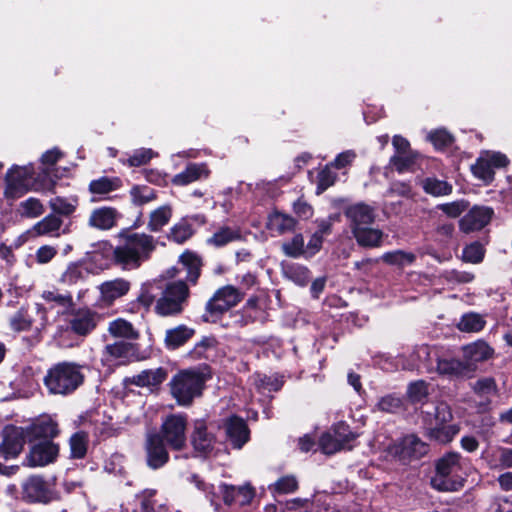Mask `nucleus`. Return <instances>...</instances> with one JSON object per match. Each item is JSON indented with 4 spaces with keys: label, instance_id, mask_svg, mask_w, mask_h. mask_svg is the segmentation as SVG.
Masks as SVG:
<instances>
[{
    "label": "nucleus",
    "instance_id": "44",
    "mask_svg": "<svg viewBox=\"0 0 512 512\" xmlns=\"http://www.w3.org/2000/svg\"><path fill=\"white\" fill-rule=\"evenodd\" d=\"M41 297L49 304H55L65 310L71 309L74 306L73 297L70 293H60L59 290H45L42 292Z\"/></svg>",
    "mask_w": 512,
    "mask_h": 512
},
{
    "label": "nucleus",
    "instance_id": "32",
    "mask_svg": "<svg viewBox=\"0 0 512 512\" xmlns=\"http://www.w3.org/2000/svg\"><path fill=\"white\" fill-rule=\"evenodd\" d=\"M87 276L88 270L82 262H71L61 274L59 282L66 286H73L82 283Z\"/></svg>",
    "mask_w": 512,
    "mask_h": 512
},
{
    "label": "nucleus",
    "instance_id": "37",
    "mask_svg": "<svg viewBox=\"0 0 512 512\" xmlns=\"http://www.w3.org/2000/svg\"><path fill=\"white\" fill-rule=\"evenodd\" d=\"M162 282L160 280H150L141 285L140 293L137 297V303L145 309H149L154 303L157 292L162 290Z\"/></svg>",
    "mask_w": 512,
    "mask_h": 512
},
{
    "label": "nucleus",
    "instance_id": "20",
    "mask_svg": "<svg viewBox=\"0 0 512 512\" xmlns=\"http://www.w3.org/2000/svg\"><path fill=\"white\" fill-rule=\"evenodd\" d=\"M465 364L475 371L476 364L490 359L493 355V349L483 340H478L462 348Z\"/></svg>",
    "mask_w": 512,
    "mask_h": 512
},
{
    "label": "nucleus",
    "instance_id": "42",
    "mask_svg": "<svg viewBox=\"0 0 512 512\" xmlns=\"http://www.w3.org/2000/svg\"><path fill=\"white\" fill-rule=\"evenodd\" d=\"M78 202L79 201L76 196L69 198L57 196L49 201V205L54 213L70 216L76 211Z\"/></svg>",
    "mask_w": 512,
    "mask_h": 512
},
{
    "label": "nucleus",
    "instance_id": "24",
    "mask_svg": "<svg viewBox=\"0 0 512 512\" xmlns=\"http://www.w3.org/2000/svg\"><path fill=\"white\" fill-rule=\"evenodd\" d=\"M27 438L49 441L58 434L57 423L50 417H42L25 429Z\"/></svg>",
    "mask_w": 512,
    "mask_h": 512
},
{
    "label": "nucleus",
    "instance_id": "41",
    "mask_svg": "<svg viewBox=\"0 0 512 512\" xmlns=\"http://www.w3.org/2000/svg\"><path fill=\"white\" fill-rule=\"evenodd\" d=\"M108 331L114 337H121L127 339H136L138 332L135 330L133 325L123 319L117 318L109 323Z\"/></svg>",
    "mask_w": 512,
    "mask_h": 512
},
{
    "label": "nucleus",
    "instance_id": "38",
    "mask_svg": "<svg viewBox=\"0 0 512 512\" xmlns=\"http://www.w3.org/2000/svg\"><path fill=\"white\" fill-rule=\"evenodd\" d=\"M63 221L55 214H49L33 227V232L38 236H59V230Z\"/></svg>",
    "mask_w": 512,
    "mask_h": 512
},
{
    "label": "nucleus",
    "instance_id": "62",
    "mask_svg": "<svg viewBox=\"0 0 512 512\" xmlns=\"http://www.w3.org/2000/svg\"><path fill=\"white\" fill-rule=\"evenodd\" d=\"M319 444L325 454H333L343 449L341 442H339V440H337L335 436L330 432L324 433L321 436Z\"/></svg>",
    "mask_w": 512,
    "mask_h": 512
},
{
    "label": "nucleus",
    "instance_id": "49",
    "mask_svg": "<svg viewBox=\"0 0 512 512\" xmlns=\"http://www.w3.org/2000/svg\"><path fill=\"white\" fill-rule=\"evenodd\" d=\"M193 235L192 226L186 221L182 220L176 223L169 231L167 237L169 240L178 244L187 241Z\"/></svg>",
    "mask_w": 512,
    "mask_h": 512
},
{
    "label": "nucleus",
    "instance_id": "17",
    "mask_svg": "<svg viewBox=\"0 0 512 512\" xmlns=\"http://www.w3.org/2000/svg\"><path fill=\"white\" fill-rule=\"evenodd\" d=\"M202 262L200 257L191 251H185L179 257L177 266L170 268L167 274L170 277H176L182 272L186 273V280L195 284L200 276Z\"/></svg>",
    "mask_w": 512,
    "mask_h": 512
},
{
    "label": "nucleus",
    "instance_id": "2",
    "mask_svg": "<svg viewBox=\"0 0 512 512\" xmlns=\"http://www.w3.org/2000/svg\"><path fill=\"white\" fill-rule=\"evenodd\" d=\"M344 215L358 245L367 248L381 246L384 233L372 227L376 219L374 207L363 202L355 203L345 209Z\"/></svg>",
    "mask_w": 512,
    "mask_h": 512
},
{
    "label": "nucleus",
    "instance_id": "3",
    "mask_svg": "<svg viewBox=\"0 0 512 512\" xmlns=\"http://www.w3.org/2000/svg\"><path fill=\"white\" fill-rule=\"evenodd\" d=\"M209 373L206 368H190L179 371L170 381L171 394L179 405L187 406L202 394Z\"/></svg>",
    "mask_w": 512,
    "mask_h": 512
},
{
    "label": "nucleus",
    "instance_id": "35",
    "mask_svg": "<svg viewBox=\"0 0 512 512\" xmlns=\"http://www.w3.org/2000/svg\"><path fill=\"white\" fill-rule=\"evenodd\" d=\"M282 272L285 278L299 286H305L310 278L307 267L293 262H283Z\"/></svg>",
    "mask_w": 512,
    "mask_h": 512
},
{
    "label": "nucleus",
    "instance_id": "22",
    "mask_svg": "<svg viewBox=\"0 0 512 512\" xmlns=\"http://www.w3.org/2000/svg\"><path fill=\"white\" fill-rule=\"evenodd\" d=\"M134 354V346L123 341L106 345L103 353L105 360L114 364H125L134 357Z\"/></svg>",
    "mask_w": 512,
    "mask_h": 512
},
{
    "label": "nucleus",
    "instance_id": "39",
    "mask_svg": "<svg viewBox=\"0 0 512 512\" xmlns=\"http://www.w3.org/2000/svg\"><path fill=\"white\" fill-rule=\"evenodd\" d=\"M171 217V207L169 205L160 206L150 213L147 229L151 232H159L169 223Z\"/></svg>",
    "mask_w": 512,
    "mask_h": 512
},
{
    "label": "nucleus",
    "instance_id": "61",
    "mask_svg": "<svg viewBox=\"0 0 512 512\" xmlns=\"http://www.w3.org/2000/svg\"><path fill=\"white\" fill-rule=\"evenodd\" d=\"M22 215L30 218L40 216L44 212V206L40 200L36 198H29L21 203Z\"/></svg>",
    "mask_w": 512,
    "mask_h": 512
},
{
    "label": "nucleus",
    "instance_id": "63",
    "mask_svg": "<svg viewBox=\"0 0 512 512\" xmlns=\"http://www.w3.org/2000/svg\"><path fill=\"white\" fill-rule=\"evenodd\" d=\"M332 434L337 440H339V442H341V446L343 448H345L350 441L356 438V435L349 430V426L344 422L337 423L333 428Z\"/></svg>",
    "mask_w": 512,
    "mask_h": 512
},
{
    "label": "nucleus",
    "instance_id": "30",
    "mask_svg": "<svg viewBox=\"0 0 512 512\" xmlns=\"http://www.w3.org/2000/svg\"><path fill=\"white\" fill-rule=\"evenodd\" d=\"M208 176L204 164H189L186 169L172 178V183L178 186H185Z\"/></svg>",
    "mask_w": 512,
    "mask_h": 512
},
{
    "label": "nucleus",
    "instance_id": "31",
    "mask_svg": "<svg viewBox=\"0 0 512 512\" xmlns=\"http://www.w3.org/2000/svg\"><path fill=\"white\" fill-rule=\"evenodd\" d=\"M421 157L420 153L415 150L403 154H394L389 160V165L398 173L414 171Z\"/></svg>",
    "mask_w": 512,
    "mask_h": 512
},
{
    "label": "nucleus",
    "instance_id": "43",
    "mask_svg": "<svg viewBox=\"0 0 512 512\" xmlns=\"http://www.w3.org/2000/svg\"><path fill=\"white\" fill-rule=\"evenodd\" d=\"M241 238L240 231L230 227H222L217 230L207 242L215 247H222L228 243L237 241Z\"/></svg>",
    "mask_w": 512,
    "mask_h": 512
},
{
    "label": "nucleus",
    "instance_id": "4",
    "mask_svg": "<svg viewBox=\"0 0 512 512\" xmlns=\"http://www.w3.org/2000/svg\"><path fill=\"white\" fill-rule=\"evenodd\" d=\"M84 381L81 366L73 362L53 365L44 377V384L52 394L66 395L75 391Z\"/></svg>",
    "mask_w": 512,
    "mask_h": 512
},
{
    "label": "nucleus",
    "instance_id": "48",
    "mask_svg": "<svg viewBox=\"0 0 512 512\" xmlns=\"http://www.w3.org/2000/svg\"><path fill=\"white\" fill-rule=\"evenodd\" d=\"M402 408V398L396 394H387L381 397L375 405V410L385 413H396L402 410Z\"/></svg>",
    "mask_w": 512,
    "mask_h": 512
},
{
    "label": "nucleus",
    "instance_id": "36",
    "mask_svg": "<svg viewBox=\"0 0 512 512\" xmlns=\"http://www.w3.org/2000/svg\"><path fill=\"white\" fill-rule=\"evenodd\" d=\"M429 383L424 380H416L408 384L406 395L414 405H423L429 397Z\"/></svg>",
    "mask_w": 512,
    "mask_h": 512
},
{
    "label": "nucleus",
    "instance_id": "25",
    "mask_svg": "<svg viewBox=\"0 0 512 512\" xmlns=\"http://www.w3.org/2000/svg\"><path fill=\"white\" fill-rule=\"evenodd\" d=\"M227 438L234 448L240 449L249 439V430L243 419L233 416L226 423Z\"/></svg>",
    "mask_w": 512,
    "mask_h": 512
},
{
    "label": "nucleus",
    "instance_id": "50",
    "mask_svg": "<svg viewBox=\"0 0 512 512\" xmlns=\"http://www.w3.org/2000/svg\"><path fill=\"white\" fill-rule=\"evenodd\" d=\"M88 435L83 432H76L70 438V453L72 458L81 459L86 455Z\"/></svg>",
    "mask_w": 512,
    "mask_h": 512
},
{
    "label": "nucleus",
    "instance_id": "19",
    "mask_svg": "<svg viewBox=\"0 0 512 512\" xmlns=\"http://www.w3.org/2000/svg\"><path fill=\"white\" fill-rule=\"evenodd\" d=\"M120 213L114 207L102 206L92 210L88 226L97 230L107 231L116 226Z\"/></svg>",
    "mask_w": 512,
    "mask_h": 512
},
{
    "label": "nucleus",
    "instance_id": "8",
    "mask_svg": "<svg viewBox=\"0 0 512 512\" xmlns=\"http://www.w3.org/2000/svg\"><path fill=\"white\" fill-rule=\"evenodd\" d=\"M34 181V168L32 164L18 166L13 165L5 176V196L18 198L32 189Z\"/></svg>",
    "mask_w": 512,
    "mask_h": 512
},
{
    "label": "nucleus",
    "instance_id": "27",
    "mask_svg": "<svg viewBox=\"0 0 512 512\" xmlns=\"http://www.w3.org/2000/svg\"><path fill=\"white\" fill-rule=\"evenodd\" d=\"M411 356L413 357V362L405 365V369L413 370L422 366L427 372L434 371V361L436 362V357H438L434 348L428 345H421L413 351Z\"/></svg>",
    "mask_w": 512,
    "mask_h": 512
},
{
    "label": "nucleus",
    "instance_id": "15",
    "mask_svg": "<svg viewBox=\"0 0 512 512\" xmlns=\"http://www.w3.org/2000/svg\"><path fill=\"white\" fill-rule=\"evenodd\" d=\"M493 215L490 207L474 206L460 219L459 229L466 234L479 231L490 223Z\"/></svg>",
    "mask_w": 512,
    "mask_h": 512
},
{
    "label": "nucleus",
    "instance_id": "16",
    "mask_svg": "<svg viewBox=\"0 0 512 512\" xmlns=\"http://www.w3.org/2000/svg\"><path fill=\"white\" fill-rule=\"evenodd\" d=\"M58 453L57 444L52 441H41L30 448L25 464L29 467H43L54 462Z\"/></svg>",
    "mask_w": 512,
    "mask_h": 512
},
{
    "label": "nucleus",
    "instance_id": "29",
    "mask_svg": "<svg viewBox=\"0 0 512 512\" xmlns=\"http://www.w3.org/2000/svg\"><path fill=\"white\" fill-rule=\"evenodd\" d=\"M295 226L296 220L288 214L274 211L268 216L267 228L278 235L293 231Z\"/></svg>",
    "mask_w": 512,
    "mask_h": 512
},
{
    "label": "nucleus",
    "instance_id": "7",
    "mask_svg": "<svg viewBox=\"0 0 512 512\" xmlns=\"http://www.w3.org/2000/svg\"><path fill=\"white\" fill-rule=\"evenodd\" d=\"M187 417L184 414H170L161 423L160 437L173 450H182L186 447Z\"/></svg>",
    "mask_w": 512,
    "mask_h": 512
},
{
    "label": "nucleus",
    "instance_id": "21",
    "mask_svg": "<svg viewBox=\"0 0 512 512\" xmlns=\"http://www.w3.org/2000/svg\"><path fill=\"white\" fill-rule=\"evenodd\" d=\"M439 375L447 377L468 376L473 372L470 364L454 359L436 357V365L434 368Z\"/></svg>",
    "mask_w": 512,
    "mask_h": 512
},
{
    "label": "nucleus",
    "instance_id": "10",
    "mask_svg": "<svg viewBox=\"0 0 512 512\" xmlns=\"http://www.w3.org/2000/svg\"><path fill=\"white\" fill-rule=\"evenodd\" d=\"M506 155L500 152H483L476 163L471 166L473 175L484 183H490L494 179V170L505 167L508 164Z\"/></svg>",
    "mask_w": 512,
    "mask_h": 512
},
{
    "label": "nucleus",
    "instance_id": "14",
    "mask_svg": "<svg viewBox=\"0 0 512 512\" xmlns=\"http://www.w3.org/2000/svg\"><path fill=\"white\" fill-rule=\"evenodd\" d=\"M131 289V282L125 278H114L102 282L98 286L99 298L101 306L109 307L118 299L126 296Z\"/></svg>",
    "mask_w": 512,
    "mask_h": 512
},
{
    "label": "nucleus",
    "instance_id": "34",
    "mask_svg": "<svg viewBox=\"0 0 512 512\" xmlns=\"http://www.w3.org/2000/svg\"><path fill=\"white\" fill-rule=\"evenodd\" d=\"M166 373L162 368L143 370L129 378V382L139 387H153L164 381Z\"/></svg>",
    "mask_w": 512,
    "mask_h": 512
},
{
    "label": "nucleus",
    "instance_id": "33",
    "mask_svg": "<svg viewBox=\"0 0 512 512\" xmlns=\"http://www.w3.org/2000/svg\"><path fill=\"white\" fill-rule=\"evenodd\" d=\"M194 333L195 330L186 325H179L168 329L165 335V345L168 349H176L184 345Z\"/></svg>",
    "mask_w": 512,
    "mask_h": 512
},
{
    "label": "nucleus",
    "instance_id": "55",
    "mask_svg": "<svg viewBox=\"0 0 512 512\" xmlns=\"http://www.w3.org/2000/svg\"><path fill=\"white\" fill-rule=\"evenodd\" d=\"M334 167L328 163L326 164L317 175V193L320 194L326 189L331 187L336 179L337 174L332 170Z\"/></svg>",
    "mask_w": 512,
    "mask_h": 512
},
{
    "label": "nucleus",
    "instance_id": "46",
    "mask_svg": "<svg viewBox=\"0 0 512 512\" xmlns=\"http://www.w3.org/2000/svg\"><path fill=\"white\" fill-rule=\"evenodd\" d=\"M422 187L427 194L436 197L446 196L452 192V185L434 177L426 178L422 183Z\"/></svg>",
    "mask_w": 512,
    "mask_h": 512
},
{
    "label": "nucleus",
    "instance_id": "1",
    "mask_svg": "<svg viewBox=\"0 0 512 512\" xmlns=\"http://www.w3.org/2000/svg\"><path fill=\"white\" fill-rule=\"evenodd\" d=\"M121 243L113 250V260L122 270L138 269L156 251L158 239L144 232L119 233Z\"/></svg>",
    "mask_w": 512,
    "mask_h": 512
},
{
    "label": "nucleus",
    "instance_id": "58",
    "mask_svg": "<svg viewBox=\"0 0 512 512\" xmlns=\"http://www.w3.org/2000/svg\"><path fill=\"white\" fill-rule=\"evenodd\" d=\"M32 319L29 317L27 312L23 309L17 311L10 318V327L16 332L26 331L31 328Z\"/></svg>",
    "mask_w": 512,
    "mask_h": 512
},
{
    "label": "nucleus",
    "instance_id": "52",
    "mask_svg": "<svg viewBox=\"0 0 512 512\" xmlns=\"http://www.w3.org/2000/svg\"><path fill=\"white\" fill-rule=\"evenodd\" d=\"M217 341L213 337H205L190 352L195 359H208L215 352Z\"/></svg>",
    "mask_w": 512,
    "mask_h": 512
},
{
    "label": "nucleus",
    "instance_id": "53",
    "mask_svg": "<svg viewBox=\"0 0 512 512\" xmlns=\"http://www.w3.org/2000/svg\"><path fill=\"white\" fill-rule=\"evenodd\" d=\"M297 488L298 481L292 475L283 476L275 483L269 485V490L273 494H289L295 492Z\"/></svg>",
    "mask_w": 512,
    "mask_h": 512
},
{
    "label": "nucleus",
    "instance_id": "47",
    "mask_svg": "<svg viewBox=\"0 0 512 512\" xmlns=\"http://www.w3.org/2000/svg\"><path fill=\"white\" fill-rule=\"evenodd\" d=\"M132 203L142 206L156 199L155 190L146 185H134L130 190Z\"/></svg>",
    "mask_w": 512,
    "mask_h": 512
},
{
    "label": "nucleus",
    "instance_id": "18",
    "mask_svg": "<svg viewBox=\"0 0 512 512\" xmlns=\"http://www.w3.org/2000/svg\"><path fill=\"white\" fill-rule=\"evenodd\" d=\"M147 465L152 469H158L165 465L169 459V453L164 441L158 433H149L145 443Z\"/></svg>",
    "mask_w": 512,
    "mask_h": 512
},
{
    "label": "nucleus",
    "instance_id": "11",
    "mask_svg": "<svg viewBox=\"0 0 512 512\" xmlns=\"http://www.w3.org/2000/svg\"><path fill=\"white\" fill-rule=\"evenodd\" d=\"M243 298L236 287L227 285L219 288L213 297L207 302L206 310L211 315L221 314L236 306Z\"/></svg>",
    "mask_w": 512,
    "mask_h": 512
},
{
    "label": "nucleus",
    "instance_id": "57",
    "mask_svg": "<svg viewBox=\"0 0 512 512\" xmlns=\"http://www.w3.org/2000/svg\"><path fill=\"white\" fill-rule=\"evenodd\" d=\"M427 139L436 149H443L450 146L453 142V136L445 129H437L427 135Z\"/></svg>",
    "mask_w": 512,
    "mask_h": 512
},
{
    "label": "nucleus",
    "instance_id": "5",
    "mask_svg": "<svg viewBox=\"0 0 512 512\" xmlns=\"http://www.w3.org/2000/svg\"><path fill=\"white\" fill-rule=\"evenodd\" d=\"M464 460L457 452L443 455L436 463V475L431 484L439 491H453L460 485L458 479L463 470Z\"/></svg>",
    "mask_w": 512,
    "mask_h": 512
},
{
    "label": "nucleus",
    "instance_id": "12",
    "mask_svg": "<svg viewBox=\"0 0 512 512\" xmlns=\"http://www.w3.org/2000/svg\"><path fill=\"white\" fill-rule=\"evenodd\" d=\"M102 315L89 307L73 310L69 320L70 329L78 336H87L102 321Z\"/></svg>",
    "mask_w": 512,
    "mask_h": 512
},
{
    "label": "nucleus",
    "instance_id": "54",
    "mask_svg": "<svg viewBox=\"0 0 512 512\" xmlns=\"http://www.w3.org/2000/svg\"><path fill=\"white\" fill-rule=\"evenodd\" d=\"M158 154L150 148H140L133 152V154L126 160H121L124 165L130 167H139L147 164L152 158Z\"/></svg>",
    "mask_w": 512,
    "mask_h": 512
},
{
    "label": "nucleus",
    "instance_id": "9",
    "mask_svg": "<svg viewBox=\"0 0 512 512\" xmlns=\"http://www.w3.org/2000/svg\"><path fill=\"white\" fill-rule=\"evenodd\" d=\"M22 499L29 503H49L58 498L53 483L33 475L22 483Z\"/></svg>",
    "mask_w": 512,
    "mask_h": 512
},
{
    "label": "nucleus",
    "instance_id": "60",
    "mask_svg": "<svg viewBox=\"0 0 512 512\" xmlns=\"http://www.w3.org/2000/svg\"><path fill=\"white\" fill-rule=\"evenodd\" d=\"M283 252L290 257H298L303 253L304 238L301 234L295 235L289 242L282 245Z\"/></svg>",
    "mask_w": 512,
    "mask_h": 512
},
{
    "label": "nucleus",
    "instance_id": "56",
    "mask_svg": "<svg viewBox=\"0 0 512 512\" xmlns=\"http://www.w3.org/2000/svg\"><path fill=\"white\" fill-rule=\"evenodd\" d=\"M191 482L194 483L198 489L206 492V497L209 499L211 505L214 506L216 510H218L220 507V498H222L221 494L218 492V486H208L203 483L196 475L191 476Z\"/></svg>",
    "mask_w": 512,
    "mask_h": 512
},
{
    "label": "nucleus",
    "instance_id": "23",
    "mask_svg": "<svg viewBox=\"0 0 512 512\" xmlns=\"http://www.w3.org/2000/svg\"><path fill=\"white\" fill-rule=\"evenodd\" d=\"M194 449L201 453H209L215 445L214 435L208 431L203 420H197L194 424V431L191 436Z\"/></svg>",
    "mask_w": 512,
    "mask_h": 512
},
{
    "label": "nucleus",
    "instance_id": "26",
    "mask_svg": "<svg viewBox=\"0 0 512 512\" xmlns=\"http://www.w3.org/2000/svg\"><path fill=\"white\" fill-rule=\"evenodd\" d=\"M122 186V180L119 177L103 176L94 179L89 183L88 190L93 195L91 201L101 200L107 194L118 190Z\"/></svg>",
    "mask_w": 512,
    "mask_h": 512
},
{
    "label": "nucleus",
    "instance_id": "6",
    "mask_svg": "<svg viewBox=\"0 0 512 512\" xmlns=\"http://www.w3.org/2000/svg\"><path fill=\"white\" fill-rule=\"evenodd\" d=\"M189 296V289L185 282L169 283L164 288L161 297L157 300L155 311L161 316L176 315L183 311V305Z\"/></svg>",
    "mask_w": 512,
    "mask_h": 512
},
{
    "label": "nucleus",
    "instance_id": "40",
    "mask_svg": "<svg viewBox=\"0 0 512 512\" xmlns=\"http://www.w3.org/2000/svg\"><path fill=\"white\" fill-rule=\"evenodd\" d=\"M433 425V423H431ZM459 427L455 424L451 425H437L428 430V437L438 443L446 444L452 441V439L458 434Z\"/></svg>",
    "mask_w": 512,
    "mask_h": 512
},
{
    "label": "nucleus",
    "instance_id": "64",
    "mask_svg": "<svg viewBox=\"0 0 512 512\" xmlns=\"http://www.w3.org/2000/svg\"><path fill=\"white\" fill-rule=\"evenodd\" d=\"M498 452V462H491L492 469H508L512 468V448L500 447Z\"/></svg>",
    "mask_w": 512,
    "mask_h": 512
},
{
    "label": "nucleus",
    "instance_id": "51",
    "mask_svg": "<svg viewBox=\"0 0 512 512\" xmlns=\"http://www.w3.org/2000/svg\"><path fill=\"white\" fill-rule=\"evenodd\" d=\"M415 258L416 257L413 253L403 250L386 252L382 256L383 261L387 264L396 265L399 267L412 264L415 261Z\"/></svg>",
    "mask_w": 512,
    "mask_h": 512
},
{
    "label": "nucleus",
    "instance_id": "28",
    "mask_svg": "<svg viewBox=\"0 0 512 512\" xmlns=\"http://www.w3.org/2000/svg\"><path fill=\"white\" fill-rule=\"evenodd\" d=\"M428 451V446L417 436L407 435L405 436L400 444L399 453L400 458L406 459H417L425 455Z\"/></svg>",
    "mask_w": 512,
    "mask_h": 512
},
{
    "label": "nucleus",
    "instance_id": "59",
    "mask_svg": "<svg viewBox=\"0 0 512 512\" xmlns=\"http://www.w3.org/2000/svg\"><path fill=\"white\" fill-rule=\"evenodd\" d=\"M484 257V248L478 243H472L467 245L462 252V258L465 262L469 263H479L483 260Z\"/></svg>",
    "mask_w": 512,
    "mask_h": 512
},
{
    "label": "nucleus",
    "instance_id": "45",
    "mask_svg": "<svg viewBox=\"0 0 512 512\" xmlns=\"http://www.w3.org/2000/svg\"><path fill=\"white\" fill-rule=\"evenodd\" d=\"M485 323L484 318L480 314L471 312L461 317L457 327L460 331L472 333L481 331Z\"/></svg>",
    "mask_w": 512,
    "mask_h": 512
},
{
    "label": "nucleus",
    "instance_id": "13",
    "mask_svg": "<svg viewBox=\"0 0 512 512\" xmlns=\"http://www.w3.org/2000/svg\"><path fill=\"white\" fill-rule=\"evenodd\" d=\"M2 442L0 444V454L5 458H15L23 450L27 439L25 429L8 425L2 431Z\"/></svg>",
    "mask_w": 512,
    "mask_h": 512
}]
</instances>
